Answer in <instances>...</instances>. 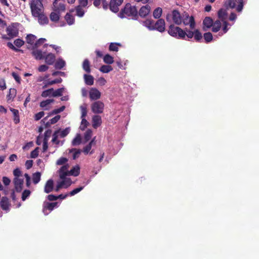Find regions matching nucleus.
I'll return each instance as SVG.
<instances>
[{
  "mask_svg": "<svg viewBox=\"0 0 259 259\" xmlns=\"http://www.w3.org/2000/svg\"><path fill=\"white\" fill-rule=\"evenodd\" d=\"M144 25L147 27L150 30H154V29H152L154 27V21L151 19H146L144 21Z\"/></svg>",
  "mask_w": 259,
  "mask_h": 259,
  "instance_id": "34",
  "label": "nucleus"
},
{
  "mask_svg": "<svg viewBox=\"0 0 259 259\" xmlns=\"http://www.w3.org/2000/svg\"><path fill=\"white\" fill-rule=\"evenodd\" d=\"M123 0H111L109 3V9L113 13L119 11V7L122 4Z\"/></svg>",
  "mask_w": 259,
  "mask_h": 259,
  "instance_id": "7",
  "label": "nucleus"
},
{
  "mask_svg": "<svg viewBox=\"0 0 259 259\" xmlns=\"http://www.w3.org/2000/svg\"><path fill=\"white\" fill-rule=\"evenodd\" d=\"M24 41L20 38H17L15 39L14 41V45L17 47V48H20L22 46L24 45Z\"/></svg>",
  "mask_w": 259,
  "mask_h": 259,
  "instance_id": "56",
  "label": "nucleus"
},
{
  "mask_svg": "<svg viewBox=\"0 0 259 259\" xmlns=\"http://www.w3.org/2000/svg\"><path fill=\"white\" fill-rule=\"evenodd\" d=\"M100 71L104 73H107L113 70V68L110 65H103L100 68Z\"/></svg>",
  "mask_w": 259,
  "mask_h": 259,
  "instance_id": "38",
  "label": "nucleus"
},
{
  "mask_svg": "<svg viewBox=\"0 0 259 259\" xmlns=\"http://www.w3.org/2000/svg\"><path fill=\"white\" fill-rule=\"evenodd\" d=\"M65 108V106H62L61 107H60L59 108L55 109L52 110L51 112H50L49 113V115L47 116H46V117H45L44 118H43L41 120V122H43L45 123V120H47L49 117H50V116H52L54 114H56L59 113L63 111L64 110Z\"/></svg>",
  "mask_w": 259,
  "mask_h": 259,
  "instance_id": "22",
  "label": "nucleus"
},
{
  "mask_svg": "<svg viewBox=\"0 0 259 259\" xmlns=\"http://www.w3.org/2000/svg\"><path fill=\"white\" fill-rule=\"evenodd\" d=\"M41 174L39 172H36L32 175V181L34 184H37L40 180Z\"/></svg>",
  "mask_w": 259,
  "mask_h": 259,
  "instance_id": "39",
  "label": "nucleus"
},
{
  "mask_svg": "<svg viewBox=\"0 0 259 259\" xmlns=\"http://www.w3.org/2000/svg\"><path fill=\"white\" fill-rule=\"evenodd\" d=\"M41 8L42 7H40L39 6L34 7L30 6L32 16L36 17L37 16L40 15V14L43 13L42 12Z\"/></svg>",
  "mask_w": 259,
  "mask_h": 259,
  "instance_id": "25",
  "label": "nucleus"
},
{
  "mask_svg": "<svg viewBox=\"0 0 259 259\" xmlns=\"http://www.w3.org/2000/svg\"><path fill=\"white\" fill-rule=\"evenodd\" d=\"M36 17L38 18V22L40 24H47L49 23L48 17L43 13L40 14V15Z\"/></svg>",
  "mask_w": 259,
  "mask_h": 259,
  "instance_id": "31",
  "label": "nucleus"
},
{
  "mask_svg": "<svg viewBox=\"0 0 259 259\" xmlns=\"http://www.w3.org/2000/svg\"><path fill=\"white\" fill-rule=\"evenodd\" d=\"M218 16L222 21H226L228 17L226 10L224 8L220 9L218 12Z\"/></svg>",
  "mask_w": 259,
  "mask_h": 259,
  "instance_id": "24",
  "label": "nucleus"
},
{
  "mask_svg": "<svg viewBox=\"0 0 259 259\" xmlns=\"http://www.w3.org/2000/svg\"><path fill=\"white\" fill-rule=\"evenodd\" d=\"M60 13L55 11L52 12L50 15V18L51 20L54 22H58L60 19Z\"/></svg>",
  "mask_w": 259,
  "mask_h": 259,
  "instance_id": "36",
  "label": "nucleus"
},
{
  "mask_svg": "<svg viewBox=\"0 0 259 259\" xmlns=\"http://www.w3.org/2000/svg\"><path fill=\"white\" fill-rule=\"evenodd\" d=\"M6 89V84L5 80L0 77V90L2 91H4Z\"/></svg>",
  "mask_w": 259,
  "mask_h": 259,
  "instance_id": "63",
  "label": "nucleus"
},
{
  "mask_svg": "<svg viewBox=\"0 0 259 259\" xmlns=\"http://www.w3.org/2000/svg\"><path fill=\"white\" fill-rule=\"evenodd\" d=\"M213 24V20L212 18H211L209 17H206L203 21V29L204 31H206L207 29L205 28V27H206V28H209L211 27H212Z\"/></svg>",
  "mask_w": 259,
  "mask_h": 259,
  "instance_id": "21",
  "label": "nucleus"
},
{
  "mask_svg": "<svg viewBox=\"0 0 259 259\" xmlns=\"http://www.w3.org/2000/svg\"><path fill=\"white\" fill-rule=\"evenodd\" d=\"M42 0H32L30 6L34 7L39 6L40 7H42Z\"/></svg>",
  "mask_w": 259,
  "mask_h": 259,
  "instance_id": "57",
  "label": "nucleus"
},
{
  "mask_svg": "<svg viewBox=\"0 0 259 259\" xmlns=\"http://www.w3.org/2000/svg\"><path fill=\"white\" fill-rule=\"evenodd\" d=\"M103 61L106 64H111L114 62V59L109 54H106L103 58Z\"/></svg>",
  "mask_w": 259,
  "mask_h": 259,
  "instance_id": "40",
  "label": "nucleus"
},
{
  "mask_svg": "<svg viewBox=\"0 0 259 259\" xmlns=\"http://www.w3.org/2000/svg\"><path fill=\"white\" fill-rule=\"evenodd\" d=\"M152 29L156 30L160 32H163L165 30V23L163 19H159L155 23L154 27Z\"/></svg>",
  "mask_w": 259,
  "mask_h": 259,
  "instance_id": "9",
  "label": "nucleus"
},
{
  "mask_svg": "<svg viewBox=\"0 0 259 259\" xmlns=\"http://www.w3.org/2000/svg\"><path fill=\"white\" fill-rule=\"evenodd\" d=\"M120 46L121 45L120 44L112 42L109 45V50L110 51L117 52L118 51V46Z\"/></svg>",
  "mask_w": 259,
  "mask_h": 259,
  "instance_id": "49",
  "label": "nucleus"
},
{
  "mask_svg": "<svg viewBox=\"0 0 259 259\" xmlns=\"http://www.w3.org/2000/svg\"><path fill=\"white\" fill-rule=\"evenodd\" d=\"M65 61L61 58H59L55 63V67L57 69H61L65 66Z\"/></svg>",
  "mask_w": 259,
  "mask_h": 259,
  "instance_id": "32",
  "label": "nucleus"
},
{
  "mask_svg": "<svg viewBox=\"0 0 259 259\" xmlns=\"http://www.w3.org/2000/svg\"><path fill=\"white\" fill-rule=\"evenodd\" d=\"M13 182L16 192H20L23 189L24 184L23 179L19 178H15L13 180Z\"/></svg>",
  "mask_w": 259,
  "mask_h": 259,
  "instance_id": "12",
  "label": "nucleus"
},
{
  "mask_svg": "<svg viewBox=\"0 0 259 259\" xmlns=\"http://www.w3.org/2000/svg\"><path fill=\"white\" fill-rule=\"evenodd\" d=\"M138 16L137 7L130 3L126 4L118 14V16L121 19L129 18L133 20H137Z\"/></svg>",
  "mask_w": 259,
  "mask_h": 259,
  "instance_id": "1",
  "label": "nucleus"
},
{
  "mask_svg": "<svg viewBox=\"0 0 259 259\" xmlns=\"http://www.w3.org/2000/svg\"><path fill=\"white\" fill-rule=\"evenodd\" d=\"M36 39V36L32 34H29L26 37V42L31 46V49L34 47Z\"/></svg>",
  "mask_w": 259,
  "mask_h": 259,
  "instance_id": "23",
  "label": "nucleus"
},
{
  "mask_svg": "<svg viewBox=\"0 0 259 259\" xmlns=\"http://www.w3.org/2000/svg\"><path fill=\"white\" fill-rule=\"evenodd\" d=\"M204 39L205 42L208 43L212 40V35L210 32H206L204 34Z\"/></svg>",
  "mask_w": 259,
  "mask_h": 259,
  "instance_id": "52",
  "label": "nucleus"
},
{
  "mask_svg": "<svg viewBox=\"0 0 259 259\" xmlns=\"http://www.w3.org/2000/svg\"><path fill=\"white\" fill-rule=\"evenodd\" d=\"M61 179L62 181L61 182H63V185L64 188H67L71 185L72 182L70 178L65 177V178Z\"/></svg>",
  "mask_w": 259,
  "mask_h": 259,
  "instance_id": "50",
  "label": "nucleus"
},
{
  "mask_svg": "<svg viewBox=\"0 0 259 259\" xmlns=\"http://www.w3.org/2000/svg\"><path fill=\"white\" fill-rule=\"evenodd\" d=\"M80 167L78 165H76L73 167L69 171V175L77 177L79 175Z\"/></svg>",
  "mask_w": 259,
  "mask_h": 259,
  "instance_id": "35",
  "label": "nucleus"
},
{
  "mask_svg": "<svg viewBox=\"0 0 259 259\" xmlns=\"http://www.w3.org/2000/svg\"><path fill=\"white\" fill-rule=\"evenodd\" d=\"M45 115V113L44 111H40L35 114L34 119L35 120L37 121L41 119Z\"/></svg>",
  "mask_w": 259,
  "mask_h": 259,
  "instance_id": "64",
  "label": "nucleus"
},
{
  "mask_svg": "<svg viewBox=\"0 0 259 259\" xmlns=\"http://www.w3.org/2000/svg\"><path fill=\"white\" fill-rule=\"evenodd\" d=\"M92 136V131L90 129H88L85 133L84 136V140L87 142L89 141Z\"/></svg>",
  "mask_w": 259,
  "mask_h": 259,
  "instance_id": "54",
  "label": "nucleus"
},
{
  "mask_svg": "<svg viewBox=\"0 0 259 259\" xmlns=\"http://www.w3.org/2000/svg\"><path fill=\"white\" fill-rule=\"evenodd\" d=\"M31 49L32 50L31 54L36 60H40L44 59L45 56L47 53L46 51H42L41 50L37 49L32 48Z\"/></svg>",
  "mask_w": 259,
  "mask_h": 259,
  "instance_id": "10",
  "label": "nucleus"
},
{
  "mask_svg": "<svg viewBox=\"0 0 259 259\" xmlns=\"http://www.w3.org/2000/svg\"><path fill=\"white\" fill-rule=\"evenodd\" d=\"M81 142V138L79 134H77L75 138L72 141V145L73 146H76L79 145Z\"/></svg>",
  "mask_w": 259,
  "mask_h": 259,
  "instance_id": "46",
  "label": "nucleus"
},
{
  "mask_svg": "<svg viewBox=\"0 0 259 259\" xmlns=\"http://www.w3.org/2000/svg\"><path fill=\"white\" fill-rule=\"evenodd\" d=\"M64 18L68 25H71L74 23V17L70 14V13H67L64 17Z\"/></svg>",
  "mask_w": 259,
  "mask_h": 259,
  "instance_id": "28",
  "label": "nucleus"
},
{
  "mask_svg": "<svg viewBox=\"0 0 259 259\" xmlns=\"http://www.w3.org/2000/svg\"><path fill=\"white\" fill-rule=\"evenodd\" d=\"M104 108V104L100 101H95L91 105V109L93 113L95 114L102 113Z\"/></svg>",
  "mask_w": 259,
  "mask_h": 259,
  "instance_id": "5",
  "label": "nucleus"
},
{
  "mask_svg": "<svg viewBox=\"0 0 259 259\" xmlns=\"http://www.w3.org/2000/svg\"><path fill=\"white\" fill-rule=\"evenodd\" d=\"M39 147H36L34 150L32 151L30 153V157L32 158H35L38 155Z\"/></svg>",
  "mask_w": 259,
  "mask_h": 259,
  "instance_id": "58",
  "label": "nucleus"
},
{
  "mask_svg": "<svg viewBox=\"0 0 259 259\" xmlns=\"http://www.w3.org/2000/svg\"><path fill=\"white\" fill-rule=\"evenodd\" d=\"M0 206L2 209L9 210L10 204L9 199L7 197H3L0 202Z\"/></svg>",
  "mask_w": 259,
  "mask_h": 259,
  "instance_id": "17",
  "label": "nucleus"
},
{
  "mask_svg": "<svg viewBox=\"0 0 259 259\" xmlns=\"http://www.w3.org/2000/svg\"><path fill=\"white\" fill-rule=\"evenodd\" d=\"M59 133V130L56 131L54 132V133L53 135V138H52V142L53 143H54L57 145H58L60 143V141L59 140H58V134Z\"/></svg>",
  "mask_w": 259,
  "mask_h": 259,
  "instance_id": "55",
  "label": "nucleus"
},
{
  "mask_svg": "<svg viewBox=\"0 0 259 259\" xmlns=\"http://www.w3.org/2000/svg\"><path fill=\"white\" fill-rule=\"evenodd\" d=\"M47 41L46 38H40L38 40H36L34 44L33 49H37L40 46L42 45Z\"/></svg>",
  "mask_w": 259,
  "mask_h": 259,
  "instance_id": "43",
  "label": "nucleus"
},
{
  "mask_svg": "<svg viewBox=\"0 0 259 259\" xmlns=\"http://www.w3.org/2000/svg\"><path fill=\"white\" fill-rule=\"evenodd\" d=\"M150 9V6L148 5L142 6L139 10L138 14L140 17L145 18L149 14Z\"/></svg>",
  "mask_w": 259,
  "mask_h": 259,
  "instance_id": "15",
  "label": "nucleus"
},
{
  "mask_svg": "<svg viewBox=\"0 0 259 259\" xmlns=\"http://www.w3.org/2000/svg\"><path fill=\"white\" fill-rule=\"evenodd\" d=\"M6 32L7 35L11 38L17 36L19 33L18 29L13 26H8L6 29Z\"/></svg>",
  "mask_w": 259,
  "mask_h": 259,
  "instance_id": "14",
  "label": "nucleus"
},
{
  "mask_svg": "<svg viewBox=\"0 0 259 259\" xmlns=\"http://www.w3.org/2000/svg\"><path fill=\"white\" fill-rule=\"evenodd\" d=\"M7 46L12 50L15 51V52H21L23 53V51L22 50L19 49L17 48H16L11 42H8L7 43Z\"/></svg>",
  "mask_w": 259,
  "mask_h": 259,
  "instance_id": "62",
  "label": "nucleus"
},
{
  "mask_svg": "<svg viewBox=\"0 0 259 259\" xmlns=\"http://www.w3.org/2000/svg\"><path fill=\"white\" fill-rule=\"evenodd\" d=\"M166 20L168 23L174 22L177 25H180L182 23V15L178 10H174L171 13L166 15Z\"/></svg>",
  "mask_w": 259,
  "mask_h": 259,
  "instance_id": "2",
  "label": "nucleus"
},
{
  "mask_svg": "<svg viewBox=\"0 0 259 259\" xmlns=\"http://www.w3.org/2000/svg\"><path fill=\"white\" fill-rule=\"evenodd\" d=\"M76 11V14L79 17H82L84 14V11L82 8L81 6H77L75 8Z\"/></svg>",
  "mask_w": 259,
  "mask_h": 259,
  "instance_id": "44",
  "label": "nucleus"
},
{
  "mask_svg": "<svg viewBox=\"0 0 259 259\" xmlns=\"http://www.w3.org/2000/svg\"><path fill=\"white\" fill-rule=\"evenodd\" d=\"M167 31L171 36L179 39H185L184 30L179 26H176L174 24H170Z\"/></svg>",
  "mask_w": 259,
  "mask_h": 259,
  "instance_id": "3",
  "label": "nucleus"
},
{
  "mask_svg": "<svg viewBox=\"0 0 259 259\" xmlns=\"http://www.w3.org/2000/svg\"><path fill=\"white\" fill-rule=\"evenodd\" d=\"M68 161V159L65 157L60 158L56 162V164L59 165H63Z\"/></svg>",
  "mask_w": 259,
  "mask_h": 259,
  "instance_id": "59",
  "label": "nucleus"
},
{
  "mask_svg": "<svg viewBox=\"0 0 259 259\" xmlns=\"http://www.w3.org/2000/svg\"><path fill=\"white\" fill-rule=\"evenodd\" d=\"M182 23L185 25H190V28L191 29H193L195 27V21L193 16H189V14L187 12H184L182 14Z\"/></svg>",
  "mask_w": 259,
  "mask_h": 259,
  "instance_id": "4",
  "label": "nucleus"
},
{
  "mask_svg": "<svg viewBox=\"0 0 259 259\" xmlns=\"http://www.w3.org/2000/svg\"><path fill=\"white\" fill-rule=\"evenodd\" d=\"M81 112V118H84L87 115V109L86 106H81L80 107Z\"/></svg>",
  "mask_w": 259,
  "mask_h": 259,
  "instance_id": "61",
  "label": "nucleus"
},
{
  "mask_svg": "<svg viewBox=\"0 0 259 259\" xmlns=\"http://www.w3.org/2000/svg\"><path fill=\"white\" fill-rule=\"evenodd\" d=\"M64 90V89L63 88L58 89L55 91L53 90V92H52V96L54 97L61 96Z\"/></svg>",
  "mask_w": 259,
  "mask_h": 259,
  "instance_id": "47",
  "label": "nucleus"
},
{
  "mask_svg": "<svg viewBox=\"0 0 259 259\" xmlns=\"http://www.w3.org/2000/svg\"><path fill=\"white\" fill-rule=\"evenodd\" d=\"M184 30V33H185V39H186V37L188 38H192L195 34L194 31H192L191 30H188L187 28H186L185 30Z\"/></svg>",
  "mask_w": 259,
  "mask_h": 259,
  "instance_id": "48",
  "label": "nucleus"
},
{
  "mask_svg": "<svg viewBox=\"0 0 259 259\" xmlns=\"http://www.w3.org/2000/svg\"><path fill=\"white\" fill-rule=\"evenodd\" d=\"M96 137H94L89 143L88 145H87L84 148H83V152L87 154L89 153L90 151L91 150L92 147L93 145H95L96 144V141H95Z\"/></svg>",
  "mask_w": 259,
  "mask_h": 259,
  "instance_id": "30",
  "label": "nucleus"
},
{
  "mask_svg": "<svg viewBox=\"0 0 259 259\" xmlns=\"http://www.w3.org/2000/svg\"><path fill=\"white\" fill-rule=\"evenodd\" d=\"M44 59H45L46 63L48 65H52L54 63L56 56L52 53H48L45 56Z\"/></svg>",
  "mask_w": 259,
  "mask_h": 259,
  "instance_id": "19",
  "label": "nucleus"
},
{
  "mask_svg": "<svg viewBox=\"0 0 259 259\" xmlns=\"http://www.w3.org/2000/svg\"><path fill=\"white\" fill-rule=\"evenodd\" d=\"M83 77L86 84L92 85L94 84V77L91 75L84 74Z\"/></svg>",
  "mask_w": 259,
  "mask_h": 259,
  "instance_id": "33",
  "label": "nucleus"
},
{
  "mask_svg": "<svg viewBox=\"0 0 259 259\" xmlns=\"http://www.w3.org/2000/svg\"><path fill=\"white\" fill-rule=\"evenodd\" d=\"M194 39L198 42H199L202 38V33L200 32L198 29H195L194 30Z\"/></svg>",
  "mask_w": 259,
  "mask_h": 259,
  "instance_id": "45",
  "label": "nucleus"
},
{
  "mask_svg": "<svg viewBox=\"0 0 259 259\" xmlns=\"http://www.w3.org/2000/svg\"><path fill=\"white\" fill-rule=\"evenodd\" d=\"M17 93V91L15 89L11 88L9 90V94L7 95L8 100H10L11 99H13L14 97L16 96Z\"/></svg>",
  "mask_w": 259,
  "mask_h": 259,
  "instance_id": "42",
  "label": "nucleus"
},
{
  "mask_svg": "<svg viewBox=\"0 0 259 259\" xmlns=\"http://www.w3.org/2000/svg\"><path fill=\"white\" fill-rule=\"evenodd\" d=\"M53 92V88L49 89L48 90H46L44 91L41 93V97L44 98H46L47 97L52 96V92Z\"/></svg>",
  "mask_w": 259,
  "mask_h": 259,
  "instance_id": "51",
  "label": "nucleus"
},
{
  "mask_svg": "<svg viewBox=\"0 0 259 259\" xmlns=\"http://www.w3.org/2000/svg\"><path fill=\"white\" fill-rule=\"evenodd\" d=\"M54 101V99H47L42 101L40 103V106L42 108L46 107L47 105L50 104Z\"/></svg>",
  "mask_w": 259,
  "mask_h": 259,
  "instance_id": "53",
  "label": "nucleus"
},
{
  "mask_svg": "<svg viewBox=\"0 0 259 259\" xmlns=\"http://www.w3.org/2000/svg\"><path fill=\"white\" fill-rule=\"evenodd\" d=\"M222 26V24L221 22V21L220 20H217L214 21V22H213L212 24V31L213 32H218Z\"/></svg>",
  "mask_w": 259,
  "mask_h": 259,
  "instance_id": "29",
  "label": "nucleus"
},
{
  "mask_svg": "<svg viewBox=\"0 0 259 259\" xmlns=\"http://www.w3.org/2000/svg\"><path fill=\"white\" fill-rule=\"evenodd\" d=\"M69 165L68 164L63 165L59 170V174L60 179H64L65 177L69 175V171L68 170Z\"/></svg>",
  "mask_w": 259,
  "mask_h": 259,
  "instance_id": "16",
  "label": "nucleus"
},
{
  "mask_svg": "<svg viewBox=\"0 0 259 259\" xmlns=\"http://www.w3.org/2000/svg\"><path fill=\"white\" fill-rule=\"evenodd\" d=\"M102 123L101 117L99 115H94L92 118V125L94 128H97Z\"/></svg>",
  "mask_w": 259,
  "mask_h": 259,
  "instance_id": "18",
  "label": "nucleus"
},
{
  "mask_svg": "<svg viewBox=\"0 0 259 259\" xmlns=\"http://www.w3.org/2000/svg\"><path fill=\"white\" fill-rule=\"evenodd\" d=\"M62 82V79L61 78H58L53 80H47L44 82V85L42 88L45 89L47 88L49 85H52L56 83H60Z\"/></svg>",
  "mask_w": 259,
  "mask_h": 259,
  "instance_id": "26",
  "label": "nucleus"
},
{
  "mask_svg": "<svg viewBox=\"0 0 259 259\" xmlns=\"http://www.w3.org/2000/svg\"><path fill=\"white\" fill-rule=\"evenodd\" d=\"M236 4H238L236 10L240 12L242 10L243 7V0H229V5L232 8H235Z\"/></svg>",
  "mask_w": 259,
  "mask_h": 259,
  "instance_id": "11",
  "label": "nucleus"
},
{
  "mask_svg": "<svg viewBox=\"0 0 259 259\" xmlns=\"http://www.w3.org/2000/svg\"><path fill=\"white\" fill-rule=\"evenodd\" d=\"M53 188H54L53 180L52 179H50L48 181H47V183H46L45 188H44V191L46 193H49L53 191Z\"/></svg>",
  "mask_w": 259,
  "mask_h": 259,
  "instance_id": "20",
  "label": "nucleus"
},
{
  "mask_svg": "<svg viewBox=\"0 0 259 259\" xmlns=\"http://www.w3.org/2000/svg\"><path fill=\"white\" fill-rule=\"evenodd\" d=\"M162 10L161 8H157L155 9L153 13V16L155 19H159L162 14Z\"/></svg>",
  "mask_w": 259,
  "mask_h": 259,
  "instance_id": "41",
  "label": "nucleus"
},
{
  "mask_svg": "<svg viewBox=\"0 0 259 259\" xmlns=\"http://www.w3.org/2000/svg\"><path fill=\"white\" fill-rule=\"evenodd\" d=\"M101 93L96 88H92L89 92L90 98L92 100H97L100 98Z\"/></svg>",
  "mask_w": 259,
  "mask_h": 259,
  "instance_id": "13",
  "label": "nucleus"
},
{
  "mask_svg": "<svg viewBox=\"0 0 259 259\" xmlns=\"http://www.w3.org/2000/svg\"><path fill=\"white\" fill-rule=\"evenodd\" d=\"M10 111L13 114V120L15 124H17L20 122L19 111L17 109L10 108Z\"/></svg>",
  "mask_w": 259,
  "mask_h": 259,
  "instance_id": "27",
  "label": "nucleus"
},
{
  "mask_svg": "<svg viewBox=\"0 0 259 259\" xmlns=\"http://www.w3.org/2000/svg\"><path fill=\"white\" fill-rule=\"evenodd\" d=\"M30 191L29 190H25L23 193H22V200L23 201H25L26 198L29 196L30 194Z\"/></svg>",
  "mask_w": 259,
  "mask_h": 259,
  "instance_id": "60",
  "label": "nucleus"
},
{
  "mask_svg": "<svg viewBox=\"0 0 259 259\" xmlns=\"http://www.w3.org/2000/svg\"><path fill=\"white\" fill-rule=\"evenodd\" d=\"M60 0H55L53 2V10L55 12L61 13L65 10L64 2H59Z\"/></svg>",
  "mask_w": 259,
  "mask_h": 259,
  "instance_id": "8",
  "label": "nucleus"
},
{
  "mask_svg": "<svg viewBox=\"0 0 259 259\" xmlns=\"http://www.w3.org/2000/svg\"><path fill=\"white\" fill-rule=\"evenodd\" d=\"M58 207V202H44L43 204L42 211L45 215L48 214L55 207Z\"/></svg>",
  "mask_w": 259,
  "mask_h": 259,
  "instance_id": "6",
  "label": "nucleus"
},
{
  "mask_svg": "<svg viewBox=\"0 0 259 259\" xmlns=\"http://www.w3.org/2000/svg\"><path fill=\"white\" fill-rule=\"evenodd\" d=\"M82 68L87 73L91 72L90 63L88 59H85L84 60L82 63Z\"/></svg>",
  "mask_w": 259,
  "mask_h": 259,
  "instance_id": "37",
  "label": "nucleus"
}]
</instances>
